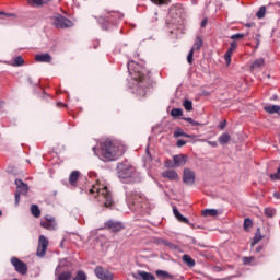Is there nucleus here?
Segmentation results:
<instances>
[{"label":"nucleus","mask_w":280,"mask_h":280,"mask_svg":"<svg viewBox=\"0 0 280 280\" xmlns=\"http://www.w3.org/2000/svg\"><path fill=\"white\" fill-rule=\"evenodd\" d=\"M128 71L136 82V90L133 93L140 97H145V94L148 93V86L145 85L148 84V70L135 60H131L128 62Z\"/></svg>","instance_id":"f257e3e1"},{"label":"nucleus","mask_w":280,"mask_h":280,"mask_svg":"<svg viewBox=\"0 0 280 280\" xmlns=\"http://www.w3.org/2000/svg\"><path fill=\"white\" fill-rule=\"evenodd\" d=\"M126 202L131 211L138 213H150L154 207L145 197L135 191H126Z\"/></svg>","instance_id":"f03ea898"},{"label":"nucleus","mask_w":280,"mask_h":280,"mask_svg":"<svg viewBox=\"0 0 280 280\" xmlns=\"http://www.w3.org/2000/svg\"><path fill=\"white\" fill-rule=\"evenodd\" d=\"M93 152L101 159V161H104L105 163L108 161H117V158L121 156L119 145L110 140L101 142L98 153L97 147H93Z\"/></svg>","instance_id":"7ed1b4c3"},{"label":"nucleus","mask_w":280,"mask_h":280,"mask_svg":"<svg viewBox=\"0 0 280 280\" xmlns=\"http://www.w3.org/2000/svg\"><path fill=\"white\" fill-rule=\"evenodd\" d=\"M117 170L118 178L121 180V183H139V180H141L137 168L127 162L118 163Z\"/></svg>","instance_id":"20e7f679"},{"label":"nucleus","mask_w":280,"mask_h":280,"mask_svg":"<svg viewBox=\"0 0 280 280\" xmlns=\"http://www.w3.org/2000/svg\"><path fill=\"white\" fill-rule=\"evenodd\" d=\"M90 194H96L95 198L98 197V201L104 202L105 207H113V194L108 190V186L96 183L90 189Z\"/></svg>","instance_id":"39448f33"},{"label":"nucleus","mask_w":280,"mask_h":280,"mask_svg":"<svg viewBox=\"0 0 280 280\" xmlns=\"http://www.w3.org/2000/svg\"><path fill=\"white\" fill-rule=\"evenodd\" d=\"M122 19L124 14L119 11H108L106 15L98 19V23H101L103 30H108V23L115 25L117 24V21H121Z\"/></svg>","instance_id":"423d86ee"},{"label":"nucleus","mask_w":280,"mask_h":280,"mask_svg":"<svg viewBox=\"0 0 280 280\" xmlns=\"http://www.w3.org/2000/svg\"><path fill=\"white\" fill-rule=\"evenodd\" d=\"M15 205L19 206V202H21V196H27V191H30V186L21 179H15Z\"/></svg>","instance_id":"0eeeda50"},{"label":"nucleus","mask_w":280,"mask_h":280,"mask_svg":"<svg viewBox=\"0 0 280 280\" xmlns=\"http://www.w3.org/2000/svg\"><path fill=\"white\" fill-rule=\"evenodd\" d=\"M52 23L55 27L58 30H67V27H73V22L71 20L58 14L57 16L52 18Z\"/></svg>","instance_id":"6e6552de"},{"label":"nucleus","mask_w":280,"mask_h":280,"mask_svg":"<svg viewBox=\"0 0 280 280\" xmlns=\"http://www.w3.org/2000/svg\"><path fill=\"white\" fill-rule=\"evenodd\" d=\"M49 240L45 235H39L36 255L37 257H45L47 255V247Z\"/></svg>","instance_id":"1a4fd4ad"},{"label":"nucleus","mask_w":280,"mask_h":280,"mask_svg":"<svg viewBox=\"0 0 280 280\" xmlns=\"http://www.w3.org/2000/svg\"><path fill=\"white\" fill-rule=\"evenodd\" d=\"M94 275L100 280H114L115 276L108 269H104L102 266H97L94 268Z\"/></svg>","instance_id":"9d476101"},{"label":"nucleus","mask_w":280,"mask_h":280,"mask_svg":"<svg viewBox=\"0 0 280 280\" xmlns=\"http://www.w3.org/2000/svg\"><path fill=\"white\" fill-rule=\"evenodd\" d=\"M202 45H203L202 37L197 36L190 51L188 52V56H187L188 65H191L194 62V52L200 50Z\"/></svg>","instance_id":"9b49d317"},{"label":"nucleus","mask_w":280,"mask_h":280,"mask_svg":"<svg viewBox=\"0 0 280 280\" xmlns=\"http://www.w3.org/2000/svg\"><path fill=\"white\" fill-rule=\"evenodd\" d=\"M11 264L20 275H27V265L18 257L11 258Z\"/></svg>","instance_id":"f8f14e48"},{"label":"nucleus","mask_w":280,"mask_h":280,"mask_svg":"<svg viewBox=\"0 0 280 280\" xmlns=\"http://www.w3.org/2000/svg\"><path fill=\"white\" fill-rule=\"evenodd\" d=\"M40 226L47 231H56V219H54L51 215H46L44 219H42Z\"/></svg>","instance_id":"ddd939ff"},{"label":"nucleus","mask_w":280,"mask_h":280,"mask_svg":"<svg viewBox=\"0 0 280 280\" xmlns=\"http://www.w3.org/2000/svg\"><path fill=\"white\" fill-rule=\"evenodd\" d=\"M183 182L185 185H194L196 183V173L190 168H184Z\"/></svg>","instance_id":"4468645a"},{"label":"nucleus","mask_w":280,"mask_h":280,"mask_svg":"<svg viewBox=\"0 0 280 280\" xmlns=\"http://www.w3.org/2000/svg\"><path fill=\"white\" fill-rule=\"evenodd\" d=\"M237 49V42L233 40L230 44V48L224 55L225 65L229 67L231 65V57L233 56V51Z\"/></svg>","instance_id":"2eb2a0df"},{"label":"nucleus","mask_w":280,"mask_h":280,"mask_svg":"<svg viewBox=\"0 0 280 280\" xmlns=\"http://www.w3.org/2000/svg\"><path fill=\"white\" fill-rule=\"evenodd\" d=\"M173 162H174V165H172V167H183V165L187 163V156L183 154L174 155Z\"/></svg>","instance_id":"dca6fc26"},{"label":"nucleus","mask_w":280,"mask_h":280,"mask_svg":"<svg viewBox=\"0 0 280 280\" xmlns=\"http://www.w3.org/2000/svg\"><path fill=\"white\" fill-rule=\"evenodd\" d=\"M105 226H107V229H109V231H114L116 233L121 231V229H124V224H121V222H117V221H107L105 223Z\"/></svg>","instance_id":"f3484780"},{"label":"nucleus","mask_w":280,"mask_h":280,"mask_svg":"<svg viewBox=\"0 0 280 280\" xmlns=\"http://www.w3.org/2000/svg\"><path fill=\"white\" fill-rule=\"evenodd\" d=\"M36 62H51L52 58L51 55L48 52L45 54H38L35 56Z\"/></svg>","instance_id":"a211bd4d"},{"label":"nucleus","mask_w":280,"mask_h":280,"mask_svg":"<svg viewBox=\"0 0 280 280\" xmlns=\"http://www.w3.org/2000/svg\"><path fill=\"white\" fill-rule=\"evenodd\" d=\"M163 178H168V180H178V173L176 171H164L162 173Z\"/></svg>","instance_id":"6ab92c4d"},{"label":"nucleus","mask_w":280,"mask_h":280,"mask_svg":"<svg viewBox=\"0 0 280 280\" xmlns=\"http://www.w3.org/2000/svg\"><path fill=\"white\" fill-rule=\"evenodd\" d=\"M136 279L139 280H155L156 278L154 277V275L147 272V271H139L137 273Z\"/></svg>","instance_id":"aec40b11"},{"label":"nucleus","mask_w":280,"mask_h":280,"mask_svg":"<svg viewBox=\"0 0 280 280\" xmlns=\"http://www.w3.org/2000/svg\"><path fill=\"white\" fill-rule=\"evenodd\" d=\"M173 213L175 215V218L179 221V222H184V224H189V219L183 217V214L178 211V208L173 206Z\"/></svg>","instance_id":"412c9836"},{"label":"nucleus","mask_w":280,"mask_h":280,"mask_svg":"<svg viewBox=\"0 0 280 280\" xmlns=\"http://www.w3.org/2000/svg\"><path fill=\"white\" fill-rule=\"evenodd\" d=\"M266 113H269V115H280V106L279 105H267L264 107Z\"/></svg>","instance_id":"4be33fe9"},{"label":"nucleus","mask_w":280,"mask_h":280,"mask_svg":"<svg viewBox=\"0 0 280 280\" xmlns=\"http://www.w3.org/2000/svg\"><path fill=\"white\" fill-rule=\"evenodd\" d=\"M264 65H266V60H264V58L256 59V60L252 63L250 70H252V71H256L257 69H261V67H264Z\"/></svg>","instance_id":"5701e85b"},{"label":"nucleus","mask_w":280,"mask_h":280,"mask_svg":"<svg viewBox=\"0 0 280 280\" xmlns=\"http://www.w3.org/2000/svg\"><path fill=\"white\" fill-rule=\"evenodd\" d=\"M183 261L188 266V268H194V266H196V260H194V258L187 254L183 256Z\"/></svg>","instance_id":"b1692460"},{"label":"nucleus","mask_w":280,"mask_h":280,"mask_svg":"<svg viewBox=\"0 0 280 280\" xmlns=\"http://www.w3.org/2000/svg\"><path fill=\"white\" fill-rule=\"evenodd\" d=\"M80 178V171H73L69 176L70 185H75Z\"/></svg>","instance_id":"393cba45"},{"label":"nucleus","mask_w":280,"mask_h":280,"mask_svg":"<svg viewBox=\"0 0 280 280\" xmlns=\"http://www.w3.org/2000/svg\"><path fill=\"white\" fill-rule=\"evenodd\" d=\"M231 141V135L224 132L219 137V143L220 145H226Z\"/></svg>","instance_id":"a878e982"},{"label":"nucleus","mask_w":280,"mask_h":280,"mask_svg":"<svg viewBox=\"0 0 280 280\" xmlns=\"http://www.w3.org/2000/svg\"><path fill=\"white\" fill-rule=\"evenodd\" d=\"M30 5L34 8H40V5H45V3H49V0H27Z\"/></svg>","instance_id":"bb28decb"},{"label":"nucleus","mask_w":280,"mask_h":280,"mask_svg":"<svg viewBox=\"0 0 280 280\" xmlns=\"http://www.w3.org/2000/svg\"><path fill=\"white\" fill-rule=\"evenodd\" d=\"M71 279H73V275L71 273V271H63L58 275L56 280H71Z\"/></svg>","instance_id":"cd10ccee"},{"label":"nucleus","mask_w":280,"mask_h":280,"mask_svg":"<svg viewBox=\"0 0 280 280\" xmlns=\"http://www.w3.org/2000/svg\"><path fill=\"white\" fill-rule=\"evenodd\" d=\"M72 280H89V276L84 270H78L75 277Z\"/></svg>","instance_id":"c85d7f7f"},{"label":"nucleus","mask_w":280,"mask_h":280,"mask_svg":"<svg viewBox=\"0 0 280 280\" xmlns=\"http://www.w3.org/2000/svg\"><path fill=\"white\" fill-rule=\"evenodd\" d=\"M155 275L158 277H163V279H174V276L170 275V272L165 271V270H158L155 272Z\"/></svg>","instance_id":"c756f323"},{"label":"nucleus","mask_w":280,"mask_h":280,"mask_svg":"<svg viewBox=\"0 0 280 280\" xmlns=\"http://www.w3.org/2000/svg\"><path fill=\"white\" fill-rule=\"evenodd\" d=\"M31 213L34 215V218H40V208L36 205L31 206Z\"/></svg>","instance_id":"7c9ffc66"},{"label":"nucleus","mask_w":280,"mask_h":280,"mask_svg":"<svg viewBox=\"0 0 280 280\" xmlns=\"http://www.w3.org/2000/svg\"><path fill=\"white\" fill-rule=\"evenodd\" d=\"M183 106H184L185 110H187L188 113L194 110V103L189 100H185L183 103Z\"/></svg>","instance_id":"2f4dec72"},{"label":"nucleus","mask_w":280,"mask_h":280,"mask_svg":"<svg viewBox=\"0 0 280 280\" xmlns=\"http://www.w3.org/2000/svg\"><path fill=\"white\" fill-rule=\"evenodd\" d=\"M202 215L205 217L210 215L212 218H215V215H218V211L215 209H206L203 210Z\"/></svg>","instance_id":"473e14b6"},{"label":"nucleus","mask_w":280,"mask_h":280,"mask_svg":"<svg viewBox=\"0 0 280 280\" xmlns=\"http://www.w3.org/2000/svg\"><path fill=\"white\" fill-rule=\"evenodd\" d=\"M277 210H275V208H265V215L267 218H275Z\"/></svg>","instance_id":"72a5a7b5"},{"label":"nucleus","mask_w":280,"mask_h":280,"mask_svg":"<svg viewBox=\"0 0 280 280\" xmlns=\"http://www.w3.org/2000/svg\"><path fill=\"white\" fill-rule=\"evenodd\" d=\"M24 62L25 60L21 56H18L13 61V67H23Z\"/></svg>","instance_id":"f704fd0d"},{"label":"nucleus","mask_w":280,"mask_h":280,"mask_svg":"<svg viewBox=\"0 0 280 280\" xmlns=\"http://www.w3.org/2000/svg\"><path fill=\"white\" fill-rule=\"evenodd\" d=\"M171 116L172 117H183V109H180V108H173L171 110Z\"/></svg>","instance_id":"c9c22d12"},{"label":"nucleus","mask_w":280,"mask_h":280,"mask_svg":"<svg viewBox=\"0 0 280 280\" xmlns=\"http://www.w3.org/2000/svg\"><path fill=\"white\" fill-rule=\"evenodd\" d=\"M184 119V121H188V124H190V125H192V126H205V124H201V122H199V121H196V120H194V118H191V117H185V118H183Z\"/></svg>","instance_id":"e433bc0d"},{"label":"nucleus","mask_w":280,"mask_h":280,"mask_svg":"<svg viewBox=\"0 0 280 280\" xmlns=\"http://www.w3.org/2000/svg\"><path fill=\"white\" fill-rule=\"evenodd\" d=\"M173 137L178 139V137H187V133L183 129L178 128L174 131Z\"/></svg>","instance_id":"4c0bfd02"},{"label":"nucleus","mask_w":280,"mask_h":280,"mask_svg":"<svg viewBox=\"0 0 280 280\" xmlns=\"http://www.w3.org/2000/svg\"><path fill=\"white\" fill-rule=\"evenodd\" d=\"M257 19H264L266 16V7H260L256 13Z\"/></svg>","instance_id":"58836bf2"},{"label":"nucleus","mask_w":280,"mask_h":280,"mask_svg":"<svg viewBox=\"0 0 280 280\" xmlns=\"http://www.w3.org/2000/svg\"><path fill=\"white\" fill-rule=\"evenodd\" d=\"M269 177L271 180H280V165L278 166L277 172L270 174Z\"/></svg>","instance_id":"ea45409f"},{"label":"nucleus","mask_w":280,"mask_h":280,"mask_svg":"<svg viewBox=\"0 0 280 280\" xmlns=\"http://www.w3.org/2000/svg\"><path fill=\"white\" fill-rule=\"evenodd\" d=\"M250 226H253V220L246 218L244 219V229L245 231H248V229H250Z\"/></svg>","instance_id":"a19ab883"},{"label":"nucleus","mask_w":280,"mask_h":280,"mask_svg":"<svg viewBox=\"0 0 280 280\" xmlns=\"http://www.w3.org/2000/svg\"><path fill=\"white\" fill-rule=\"evenodd\" d=\"M261 242V234H256L253 238L252 246H255V244H259Z\"/></svg>","instance_id":"79ce46f5"},{"label":"nucleus","mask_w":280,"mask_h":280,"mask_svg":"<svg viewBox=\"0 0 280 280\" xmlns=\"http://www.w3.org/2000/svg\"><path fill=\"white\" fill-rule=\"evenodd\" d=\"M155 5H165V3H170V0H151Z\"/></svg>","instance_id":"37998d69"},{"label":"nucleus","mask_w":280,"mask_h":280,"mask_svg":"<svg viewBox=\"0 0 280 280\" xmlns=\"http://www.w3.org/2000/svg\"><path fill=\"white\" fill-rule=\"evenodd\" d=\"M240 38H244V34L242 33H236L234 35L231 36L232 40H240Z\"/></svg>","instance_id":"c03bdc74"},{"label":"nucleus","mask_w":280,"mask_h":280,"mask_svg":"<svg viewBox=\"0 0 280 280\" xmlns=\"http://www.w3.org/2000/svg\"><path fill=\"white\" fill-rule=\"evenodd\" d=\"M254 257L250 256V257H243V264L245 266H248L250 264V261H253Z\"/></svg>","instance_id":"a18cd8bd"},{"label":"nucleus","mask_w":280,"mask_h":280,"mask_svg":"<svg viewBox=\"0 0 280 280\" xmlns=\"http://www.w3.org/2000/svg\"><path fill=\"white\" fill-rule=\"evenodd\" d=\"M186 144L187 142L185 140H177V143H176L177 148H183V145H186Z\"/></svg>","instance_id":"49530a36"},{"label":"nucleus","mask_w":280,"mask_h":280,"mask_svg":"<svg viewBox=\"0 0 280 280\" xmlns=\"http://www.w3.org/2000/svg\"><path fill=\"white\" fill-rule=\"evenodd\" d=\"M219 128L221 130H224V128H226V120L221 121L220 125H219Z\"/></svg>","instance_id":"de8ad7c7"},{"label":"nucleus","mask_w":280,"mask_h":280,"mask_svg":"<svg viewBox=\"0 0 280 280\" xmlns=\"http://www.w3.org/2000/svg\"><path fill=\"white\" fill-rule=\"evenodd\" d=\"M208 144L211 145V148H218V142L215 141H208Z\"/></svg>","instance_id":"09e8293b"},{"label":"nucleus","mask_w":280,"mask_h":280,"mask_svg":"<svg viewBox=\"0 0 280 280\" xmlns=\"http://www.w3.org/2000/svg\"><path fill=\"white\" fill-rule=\"evenodd\" d=\"M0 14H2L3 16H15L14 13H5V12H1V11H0Z\"/></svg>","instance_id":"8fccbe9b"},{"label":"nucleus","mask_w":280,"mask_h":280,"mask_svg":"<svg viewBox=\"0 0 280 280\" xmlns=\"http://www.w3.org/2000/svg\"><path fill=\"white\" fill-rule=\"evenodd\" d=\"M147 155H148L149 161H152V154H150L149 148H147Z\"/></svg>","instance_id":"3c124183"},{"label":"nucleus","mask_w":280,"mask_h":280,"mask_svg":"<svg viewBox=\"0 0 280 280\" xmlns=\"http://www.w3.org/2000/svg\"><path fill=\"white\" fill-rule=\"evenodd\" d=\"M273 198H276L277 200H280V192L275 191L273 192Z\"/></svg>","instance_id":"603ef678"},{"label":"nucleus","mask_w":280,"mask_h":280,"mask_svg":"<svg viewBox=\"0 0 280 280\" xmlns=\"http://www.w3.org/2000/svg\"><path fill=\"white\" fill-rule=\"evenodd\" d=\"M207 23H208L207 19H203L201 21V27H207Z\"/></svg>","instance_id":"864d4df0"},{"label":"nucleus","mask_w":280,"mask_h":280,"mask_svg":"<svg viewBox=\"0 0 280 280\" xmlns=\"http://www.w3.org/2000/svg\"><path fill=\"white\" fill-rule=\"evenodd\" d=\"M187 139H196V135H188V133H186V136H185Z\"/></svg>","instance_id":"5fc2aeb1"},{"label":"nucleus","mask_w":280,"mask_h":280,"mask_svg":"<svg viewBox=\"0 0 280 280\" xmlns=\"http://www.w3.org/2000/svg\"><path fill=\"white\" fill-rule=\"evenodd\" d=\"M255 26V23H247V24H245V27H254Z\"/></svg>","instance_id":"6e6d98bb"},{"label":"nucleus","mask_w":280,"mask_h":280,"mask_svg":"<svg viewBox=\"0 0 280 280\" xmlns=\"http://www.w3.org/2000/svg\"><path fill=\"white\" fill-rule=\"evenodd\" d=\"M262 249H264L262 246H258V247L256 248V253H261Z\"/></svg>","instance_id":"4d7b16f0"},{"label":"nucleus","mask_w":280,"mask_h":280,"mask_svg":"<svg viewBox=\"0 0 280 280\" xmlns=\"http://www.w3.org/2000/svg\"><path fill=\"white\" fill-rule=\"evenodd\" d=\"M57 106H65V104H62V103H57Z\"/></svg>","instance_id":"13d9d810"},{"label":"nucleus","mask_w":280,"mask_h":280,"mask_svg":"<svg viewBox=\"0 0 280 280\" xmlns=\"http://www.w3.org/2000/svg\"><path fill=\"white\" fill-rule=\"evenodd\" d=\"M166 246H172V243H166Z\"/></svg>","instance_id":"bf43d9fd"},{"label":"nucleus","mask_w":280,"mask_h":280,"mask_svg":"<svg viewBox=\"0 0 280 280\" xmlns=\"http://www.w3.org/2000/svg\"><path fill=\"white\" fill-rule=\"evenodd\" d=\"M257 47H259V40H257Z\"/></svg>","instance_id":"052dcab7"},{"label":"nucleus","mask_w":280,"mask_h":280,"mask_svg":"<svg viewBox=\"0 0 280 280\" xmlns=\"http://www.w3.org/2000/svg\"><path fill=\"white\" fill-rule=\"evenodd\" d=\"M273 100H277V95H273Z\"/></svg>","instance_id":"680f3d73"},{"label":"nucleus","mask_w":280,"mask_h":280,"mask_svg":"<svg viewBox=\"0 0 280 280\" xmlns=\"http://www.w3.org/2000/svg\"><path fill=\"white\" fill-rule=\"evenodd\" d=\"M0 215H3V212L0 210Z\"/></svg>","instance_id":"e2e57ef3"},{"label":"nucleus","mask_w":280,"mask_h":280,"mask_svg":"<svg viewBox=\"0 0 280 280\" xmlns=\"http://www.w3.org/2000/svg\"><path fill=\"white\" fill-rule=\"evenodd\" d=\"M278 280H280V278Z\"/></svg>","instance_id":"0e129e2a"}]
</instances>
